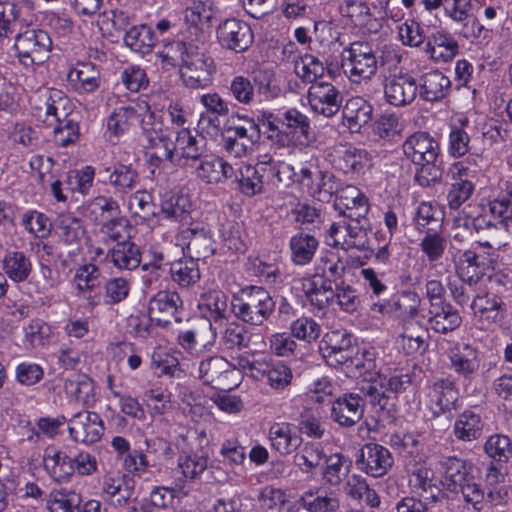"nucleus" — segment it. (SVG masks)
<instances>
[{
  "mask_svg": "<svg viewBox=\"0 0 512 512\" xmlns=\"http://www.w3.org/2000/svg\"><path fill=\"white\" fill-rule=\"evenodd\" d=\"M405 156L414 164L435 163L439 153V143L426 132H417L403 143Z\"/></svg>",
  "mask_w": 512,
  "mask_h": 512,
  "instance_id": "17",
  "label": "nucleus"
},
{
  "mask_svg": "<svg viewBox=\"0 0 512 512\" xmlns=\"http://www.w3.org/2000/svg\"><path fill=\"white\" fill-rule=\"evenodd\" d=\"M427 52L436 61L448 62L458 53V43L447 34H437L433 42L427 43Z\"/></svg>",
  "mask_w": 512,
  "mask_h": 512,
  "instance_id": "57",
  "label": "nucleus"
},
{
  "mask_svg": "<svg viewBox=\"0 0 512 512\" xmlns=\"http://www.w3.org/2000/svg\"><path fill=\"white\" fill-rule=\"evenodd\" d=\"M307 99L314 113L330 118L340 110L343 95L332 83L320 80L310 86Z\"/></svg>",
  "mask_w": 512,
  "mask_h": 512,
  "instance_id": "12",
  "label": "nucleus"
},
{
  "mask_svg": "<svg viewBox=\"0 0 512 512\" xmlns=\"http://www.w3.org/2000/svg\"><path fill=\"white\" fill-rule=\"evenodd\" d=\"M414 220L419 230L434 231L442 226V213L431 203L422 202L417 208Z\"/></svg>",
  "mask_w": 512,
  "mask_h": 512,
  "instance_id": "59",
  "label": "nucleus"
},
{
  "mask_svg": "<svg viewBox=\"0 0 512 512\" xmlns=\"http://www.w3.org/2000/svg\"><path fill=\"white\" fill-rule=\"evenodd\" d=\"M252 336L239 321L228 322L220 331L219 345L226 351H240L249 348Z\"/></svg>",
  "mask_w": 512,
  "mask_h": 512,
  "instance_id": "38",
  "label": "nucleus"
},
{
  "mask_svg": "<svg viewBox=\"0 0 512 512\" xmlns=\"http://www.w3.org/2000/svg\"><path fill=\"white\" fill-rule=\"evenodd\" d=\"M353 336L345 330H333L325 334L320 344V351L326 362L331 366L343 365L348 362L357 369L365 368L360 359L354 358Z\"/></svg>",
  "mask_w": 512,
  "mask_h": 512,
  "instance_id": "5",
  "label": "nucleus"
},
{
  "mask_svg": "<svg viewBox=\"0 0 512 512\" xmlns=\"http://www.w3.org/2000/svg\"><path fill=\"white\" fill-rule=\"evenodd\" d=\"M372 105L362 97L349 98L342 107L343 125L351 132L360 129L372 120Z\"/></svg>",
  "mask_w": 512,
  "mask_h": 512,
  "instance_id": "29",
  "label": "nucleus"
},
{
  "mask_svg": "<svg viewBox=\"0 0 512 512\" xmlns=\"http://www.w3.org/2000/svg\"><path fill=\"white\" fill-rule=\"evenodd\" d=\"M409 485L414 493L424 501L437 502L442 490L434 480V473L425 466L416 467L411 471Z\"/></svg>",
  "mask_w": 512,
  "mask_h": 512,
  "instance_id": "32",
  "label": "nucleus"
},
{
  "mask_svg": "<svg viewBox=\"0 0 512 512\" xmlns=\"http://www.w3.org/2000/svg\"><path fill=\"white\" fill-rule=\"evenodd\" d=\"M351 466L349 458L340 453L332 454L325 461L323 478L330 485L337 486L348 477Z\"/></svg>",
  "mask_w": 512,
  "mask_h": 512,
  "instance_id": "51",
  "label": "nucleus"
},
{
  "mask_svg": "<svg viewBox=\"0 0 512 512\" xmlns=\"http://www.w3.org/2000/svg\"><path fill=\"white\" fill-rule=\"evenodd\" d=\"M228 373H230L229 363L220 356L209 357L199 364L200 379L205 384L211 385L216 389L224 388V380L227 378Z\"/></svg>",
  "mask_w": 512,
  "mask_h": 512,
  "instance_id": "41",
  "label": "nucleus"
},
{
  "mask_svg": "<svg viewBox=\"0 0 512 512\" xmlns=\"http://www.w3.org/2000/svg\"><path fill=\"white\" fill-rule=\"evenodd\" d=\"M302 285L307 300L314 308L323 310L333 305L334 288L329 280H322L320 285L308 280Z\"/></svg>",
  "mask_w": 512,
  "mask_h": 512,
  "instance_id": "47",
  "label": "nucleus"
},
{
  "mask_svg": "<svg viewBox=\"0 0 512 512\" xmlns=\"http://www.w3.org/2000/svg\"><path fill=\"white\" fill-rule=\"evenodd\" d=\"M68 424L71 439L86 445L99 441L104 431L101 417L97 413L88 410L74 414L68 420Z\"/></svg>",
  "mask_w": 512,
  "mask_h": 512,
  "instance_id": "13",
  "label": "nucleus"
},
{
  "mask_svg": "<svg viewBox=\"0 0 512 512\" xmlns=\"http://www.w3.org/2000/svg\"><path fill=\"white\" fill-rule=\"evenodd\" d=\"M374 375L376 378L373 376L367 378L365 376L367 383L361 387V391L370 398L372 405L379 406L380 410L383 412L386 410L387 415L394 419V416L390 415L391 409L387 408L389 397L386 395L387 392L380 378V374L375 373Z\"/></svg>",
  "mask_w": 512,
  "mask_h": 512,
  "instance_id": "58",
  "label": "nucleus"
},
{
  "mask_svg": "<svg viewBox=\"0 0 512 512\" xmlns=\"http://www.w3.org/2000/svg\"><path fill=\"white\" fill-rule=\"evenodd\" d=\"M294 71L304 82L313 84L323 77L325 67L317 57L305 54L295 61Z\"/></svg>",
  "mask_w": 512,
  "mask_h": 512,
  "instance_id": "54",
  "label": "nucleus"
},
{
  "mask_svg": "<svg viewBox=\"0 0 512 512\" xmlns=\"http://www.w3.org/2000/svg\"><path fill=\"white\" fill-rule=\"evenodd\" d=\"M21 225L31 235L37 238H45L51 232V222L42 212L29 210L23 213Z\"/></svg>",
  "mask_w": 512,
  "mask_h": 512,
  "instance_id": "60",
  "label": "nucleus"
},
{
  "mask_svg": "<svg viewBox=\"0 0 512 512\" xmlns=\"http://www.w3.org/2000/svg\"><path fill=\"white\" fill-rule=\"evenodd\" d=\"M80 503V494L73 490L59 489L50 492L47 506L51 512H75Z\"/></svg>",
  "mask_w": 512,
  "mask_h": 512,
  "instance_id": "56",
  "label": "nucleus"
},
{
  "mask_svg": "<svg viewBox=\"0 0 512 512\" xmlns=\"http://www.w3.org/2000/svg\"><path fill=\"white\" fill-rule=\"evenodd\" d=\"M238 183L240 191L246 196L263 193L266 186L272 185L271 155H258L255 165L242 166Z\"/></svg>",
  "mask_w": 512,
  "mask_h": 512,
  "instance_id": "8",
  "label": "nucleus"
},
{
  "mask_svg": "<svg viewBox=\"0 0 512 512\" xmlns=\"http://www.w3.org/2000/svg\"><path fill=\"white\" fill-rule=\"evenodd\" d=\"M43 461L45 470L57 482L68 481L74 474L72 457L54 447L45 450Z\"/></svg>",
  "mask_w": 512,
  "mask_h": 512,
  "instance_id": "37",
  "label": "nucleus"
},
{
  "mask_svg": "<svg viewBox=\"0 0 512 512\" xmlns=\"http://www.w3.org/2000/svg\"><path fill=\"white\" fill-rule=\"evenodd\" d=\"M345 269V263L332 252L323 255L316 267V270L321 273L323 280H329L331 284L343 277Z\"/></svg>",
  "mask_w": 512,
  "mask_h": 512,
  "instance_id": "63",
  "label": "nucleus"
},
{
  "mask_svg": "<svg viewBox=\"0 0 512 512\" xmlns=\"http://www.w3.org/2000/svg\"><path fill=\"white\" fill-rule=\"evenodd\" d=\"M199 161L196 173L206 183H222L236 176L233 166L221 157L213 155L202 156Z\"/></svg>",
  "mask_w": 512,
  "mask_h": 512,
  "instance_id": "33",
  "label": "nucleus"
},
{
  "mask_svg": "<svg viewBox=\"0 0 512 512\" xmlns=\"http://www.w3.org/2000/svg\"><path fill=\"white\" fill-rule=\"evenodd\" d=\"M418 91L416 79L407 73L390 75L385 79L384 96L392 106L403 107L411 104Z\"/></svg>",
  "mask_w": 512,
  "mask_h": 512,
  "instance_id": "14",
  "label": "nucleus"
},
{
  "mask_svg": "<svg viewBox=\"0 0 512 512\" xmlns=\"http://www.w3.org/2000/svg\"><path fill=\"white\" fill-rule=\"evenodd\" d=\"M426 318L430 328L436 333L441 334H447L456 330L462 323L458 310L449 302L429 306Z\"/></svg>",
  "mask_w": 512,
  "mask_h": 512,
  "instance_id": "25",
  "label": "nucleus"
},
{
  "mask_svg": "<svg viewBox=\"0 0 512 512\" xmlns=\"http://www.w3.org/2000/svg\"><path fill=\"white\" fill-rule=\"evenodd\" d=\"M452 261L459 278L469 286L476 284L485 274V264L474 250H457L452 254Z\"/></svg>",
  "mask_w": 512,
  "mask_h": 512,
  "instance_id": "23",
  "label": "nucleus"
},
{
  "mask_svg": "<svg viewBox=\"0 0 512 512\" xmlns=\"http://www.w3.org/2000/svg\"><path fill=\"white\" fill-rule=\"evenodd\" d=\"M216 338L217 332L213 328L211 320H203L194 329L181 331L177 339L183 349L191 354H198L201 348L211 351Z\"/></svg>",
  "mask_w": 512,
  "mask_h": 512,
  "instance_id": "21",
  "label": "nucleus"
},
{
  "mask_svg": "<svg viewBox=\"0 0 512 512\" xmlns=\"http://www.w3.org/2000/svg\"><path fill=\"white\" fill-rule=\"evenodd\" d=\"M447 489L452 493L460 492L464 501L471 505L473 512L481 511L484 492L473 475V464L456 456L442 461Z\"/></svg>",
  "mask_w": 512,
  "mask_h": 512,
  "instance_id": "4",
  "label": "nucleus"
},
{
  "mask_svg": "<svg viewBox=\"0 0 512 512\" xmlns=\"http://www.w3.org/2000/svg\"><path fill=\"white\" fill-rule=\"evenodd\" d=\"M358 468L372 477L385 475L393 465L390 451L377 443H367L356 460Z\"/></svg>",
  "mask_w": 512,
  "mask_h": 512,
  "instance_id": "16",
  "label": "nucleus"
},
{
  "mask_svg": "<svg viewBox=\"0 0 512 512\" xmlns=\"http://www.w3.org/2000/svg\"><path fill=\"white\" fill-rule=\"evenodd\" d=\"M475 184L472 181H451L447 191V205L451 210H458L473 195Z\"/></svg>",
  "mask_w": 512,
  "mask_h": 512,
  "instance_id": "64",
  "label": "nucleus"
},
{
  "mask_svg": "<svg viewBox=\"0 0 512 512\" xmlns=\"http://www.w3.org/2000/svg\"><path fill=\"white\" fill-rule=\"evenodd\" d=\"M484 451L493 461L504 464L512 458V440L504 434H494L487 438Z\"/></svg>",
  "mask_w": 512,
  "mask_h": 512,
  "instance_id": "55",
  "label": "nucleus"
},
{
  "mask_svg": "<svg viewBox=\"0 0 512 512\" xmlns=\"http://www.w3.org/2000/svg\"><path fill=\"white\" fill-rule=\"evenodd\" d=\"M138 118L139 112L134 106L117 107L107 118V130L111 136L119 138L130 130Z\"/></svg>",
  "mask_w": 512,
  "mask_h": 512,
  "instance_id": "45",
  "label": "nucleus"
},
{
  "mask_svg": "<svg viewBox=\"0 0 512 512\" xmlns=\"http://www.w3.org/2000/svg\"><path fill=\"white\" fill-rule=\"evenodd\" d=\"M67 79L74 91L79 94L94 92L100 85L99 71L89 62H78L70 69Z\"/></svg>",
  "mask_w": 512,
  "mask_h": 512,
  "instance_id": "35",
  "label": "nucleus"
},
{
  "mask_svg": "<svg viewBox=\"0 0 512 512\" xmlns=\"http://www.w3.org/2000/svg\"><path fill=\"white\" fill-rule=\"evenodd\" d=\"M268 438L271 447L280 455H289L296 451L302 438L297 434L292 424L287 422H278L271 425L268 432Z\"/></svg>",
  "mask_w": 512,
  "mask_h": 512,
  "instance_id": "27",
  "label": "nucleus"
},
{
  "mask_svg": "<svg viewBox=\"0 0 512 512\" xmlns=\"http://www.w3.org/2000/svg\"><path fill=\"white\" fill-rule=\"evenodd\" d=\"M260 137L261 132H249L248 129L240 127V123H236L234 118H228L221 130L222 148L234 158H242L250 154Z\"/></svg>",
  "mask_w": 512,
  "mask_h": 512,
  "instance_id": "7",
  "label": "nucleus"
},
{
  "mask_svg": "<svg viewBox=\"0 0 512 512\" xmlns=\"http://www.w3.org/2000/svg\"><path fill=\"white\" fill-rule=\"evenodd\" d=\"M421 298L414 291H404L393 302L395 316L403 321L413 320L420 314Z\"/></svg>",
  "mask_w": 512,
  "mask_h": 512,
  "instance_id": "53",
  "label": "nucleus"
},
{
  "mask_svg": "<svg viewBox=\"0 0 512 512\" xmlns=\"http://www.w3.org/2000/svg\"><path fill=\"white\" fill-rule=\"evenodd\" d=\"M430 406L435 416L455 408L458 400V391L453 381L439 379L435 381L429 390Z\"/></svg>",
  "mask_w": 512,
  "mask_h": 512,
  "instance_id": "28",
  "label": "nucleus"
},
{
  "mask_svg": "<svg viewBox=\"0 0 512 512\" xmlns=\"http://www.w3.org/2000/svg\"><path fill=\"white\" fill-rule=\"evenodd\" d=\"M138 108L143 110L142 113H139L138 119H140L139 121L142 134L148 142L146 148H158V144L169 139L165 134L162 116L152 110L149 104L145 101L139 103Z\"/></svg>",
  "mask_w": 512,
  "mask_h": 512,
  "instance_id": "24",
  "label": "nucleus"
},
{
  "mask_svg": "<svg viewBox=\"0 0 512 512\" xmlns=\"http://www.w3.org/2000/svg\"><path fill=\"white\" fill-rule=\"evenodd\" d=\"M108 183L116 194L126 195L132 192L140 183L139 172L132 164L116 163L112 168H105Z\"/></svg>",
  "mask_w": 512,
  "mask_h": 512,
  "instance_id": "36",
  "label": "nucleus"
},
{
  "mask_svg": "<svg viewBox=\"0 0 512 512\" xmlns=\"http://www.w3.org/2000/svg\"><path fill=\"white\" fill-rule=\"evenodd\" d=\"M367 228V216H364V218L349 219L345 250L356 249L362 251L367 249Z\"/></svg>",
  "mask_w": 512,
  "mask_h": 512,
  "instance_id": "62",
  "label": "nucleus"
},
{
  "mask_svg": "<svg viewBox=\"0 0 512 512\" xmlns=\"http://www.w3.org/2000/svg\"><path fill=\"white\" fill-rule=\"evenodd\" d=\"M274 309L273 298L262 286L247 285L231 300V311L236 319L250 326H262Z\"/></svg>",
  "mask_w": 512,
  "mask_h": 512,
  "instance_id": "3",
  "label": "nucleus"
},
{
  "mask_svg": "<svg viewBox=\"0 0 512 512\" xmlns=\"http://www.w3.org/2000/svg\"><path fill=\"white\" fill-rule=\"evenodd\" d=\"M512 229V220L501 219L493 222L477 242L481 247L499 250L508 244V233Z\"/></svg>",
  "mask_w": 512,
  "mask_h": 512,
  "instance_id": "49",
  "label": "nucleus"
},
{
  "mask_svg": "<svg viewBox=\"0 0 512 512\" xmlns=\"http://www.w3.org/2000/svg\"><path fill=\"white\" fill-rule=\"evenodd\" d=\"M176 241L184 254L195 261L206 259L215 253V242L204 227H186L179 231Z\"/></svg>",
  "mask_w": 512,
  "mask_h": 512,
  "instance_id": "10",
  "label": "nucleus"
},
{
  "mask_svg": "<svg viewBox=\"0 0 512 512\" xmlns=\"http://www.w3.org/2000/svg\"><path fill=\"white\" fill-rule=\"evenodd\" d=\"M444 10L446 15L462 30L481 32L483 27H478L476 16L472 12L471 0H445Z\"/></svg>",
  "mask_w": 512,
  "mask_h": 512,
  "instance_id": "40",
  "label": "nucleus"
},
{
  "mask_svg": "<svg viewBox=\"0 0 512 512\" xmlns=\"http://www.w3.org/2000/svg\"><path fill=\"white\" fill-rule=\"evenodd\" d=\"M367 161V152L349 147L338 152L335 159L336 167L345 174L359 175L363 173Z\"/></svg>",
  "mask_w": 512,
  "mask_h": 512,
  "instance_id": "48",
  "label": "nucleus"
},
{
  "mask_svg": "<svg viewBox=\"0 0 512 512\" xmlns=\"http://www.w3.org/2000/svg\"><path fill=\"white\" fill-rule=\"evenodd\" d=\"M484 423L481 416L472 410L462 412L454 424V434L461 441L478 439L483 431Z\"/></svg>",
  "mask_w": 512,
  "mask_h": 512,
  "instance_id": "46",
  "label": "nucleus"
},
{
  "mask_svg": "<svg viewBox=\"0 0 512 512\" xmlns=\"http://www.w3.org/2000/svg\"><path fill=\"white\" fill-rule=\"evenodd\" d=\"M259 121L266 128L267 139L280 147L309 143L314 138L310 118L296 108L276 114L262 112Z\"/></svg>",
  "mask_w": 512,
  "mask_h": 512,
  "instance_id": "1",
  "label": "nucleus"
},
{
  "mask_svg": "<svg viewBox=\"0 0 512 512\" xmlns=\"http://www.w3.org/2000/svg\"><path fill=\"white\" fill-rule=\"evenodd\" d=\"M342 69L352 82L358 83L376 73L377 60L367 44L353 42L342 53Z\"/></svg>",
  "mask_w": 512,
  "mask_h": 512,
  "instance_id": "6",
  "label": "nucleus"
},
{
  "mask_svg": "<svg viewBox=\"0 0 512 512\" xmlns=\"http://www.w3.org/2000/svg\"><path fill=\"white\" fill-rule=\"evenodd\" d=\"M172 280L180 287H189L200 280L197 261L185 258L174 261L170 266Z\"/></svg>",
  "mask_w": 512,
  "mask_h": 512,
  "instance_id": "50",
  "label": "nucleus"
},
{
  "mask_svg": "<svg viewBox=\"0 0 512 512\" xmlns=\"http://www.w3.org/2000/svg\"><path fill=\"white\" fill-rule=\"evenodd\" d=\"M1 267L3 275L14 283H22L28 280L32 273V261L23 251H6L2 260Z\"/></svg>",
  "mask_w": 512,
  "mask_h": 512,
  "instance_id": "34",
  "label": "nucleus"
},
{
  "mask_svg": "<svg viewBox=\"0 0 512 512\" xmlns=\"http://www.w3.org/2000/svg\"><path fill=\"white\" fill-rule=\"evenodd\" d=\"M319 247V241L311 234L299 232L289 241L291 261L297 266H305L312 262Z\"/></svg>",
  "mask_w": 512,
  "mask_h": 512,
  "instance_id": "39",
  "label": "nucleus"
},
{
  "mask_svg": "<svg viewBox=\"0 0 512 512\" xmlns=\"http://www.w3.org/2000/svg\"><path fill=\"white\" fill-rule=\"evenodd\" d=\"M470 307L475 316L487 323L502 321L507 310L502 298L493 293H485L475 296Z\"/></svg>",
  "mask_w": 512,
  "mask_h": 512,
  "instance_id": "31",
  "label": "nucleus"
},
{
  "mask_svg": "<svg viewBox=\"0 0 512 512\" xmlns=\"http://www.w3.org/2000/svg\"><path fill=\"white\" fill-rule=\"evenodd\" d=\"M448 357L453 371L464 379L472 378L480 368L479 352L469 343H456L450 348Z\"/></svg>",
  "mask_w": 512,
  "mask_h": 512,
  "instance_id": "20",
  "label": "nucleus"
},
{
  "mask_svg": "<svg viewBox=\"0 0 512 512\" xmlns=\"http://www.w3.org/2000/svg\"><path fill=\"white\" fill-rule=\"evenodd\" d=\"M365 403L357 393H345L332 403L331 418L340 426L350 428L364 415Z\"/></svg>",
  "mask_w": 512,
  "mask_h": 512,
  "instance_id": "19",
  "label": "nucleus"
},
{
  "mask_svg": "<svg viewBox=\"0 0 512 512\" xmlns=\"http://www.w3.org/2000/svg\"><path fill=\"white\" fill-rule=\"evenodd\" d=\"M183 301L176 291L161 290L149 301L148 313L156 325L165 327L174 322H181L180 313Z\"/></svg>",
  "mask_w": 512,
  "mask_h": 512,
  "instance_id": "11",
  "label": "nucleus"
},
{
  "mask_svg": "<svg viewBox=\"0 0 512 512\" xmlns=\"http://www.w3.org/2000/svg\"><path fill=\"white\" fill-rule=\"evenodd\" d=\"M14 47L24 64H41L49 57L52 40L49 34H17Z\"/></svg>",
  "mask_w": 512,
  "mask_h": 512,
  "instance_id": "15",
  "label": "nucleus"
},
{
  "mask_svg": "<svg viewBox=\"0 0 512 512\" xmlns=\"http://www.w3.org/2000/svg\"><path fill=\"white\" fill-rule=\"evenodd\" d=\"M191 203L187 196L166 193L161 202V215L168 220L187 224L190 219Z\"/></svg>",
  "mask_w": 512,
  "mask_h": 512,
  "instance_id": "43",
  "label": "nucleus"
},
{
  "mask_svg": "<svg viewBox=\"0 0 512 512\" xmlns=\"http://www.w3.org/2000/svg\"><path fill=\"white\" fill-rule=\"evenodd\" d=\"M56 229L59 236L66 243L79 241L85 234V228L81 219L72 213H62L57 217Z\"/></svg>",
  "mask_w": 512,
  "mask_h": 512,
  "instance_id": "52",
  "label": "nucleus"
},
{
  "mask_svg": "<svg viewBox=\"0 0 512 512\" xmlns=\"http://www.w3.org/2000/svg\"><path fill=\"white\" fill-rule=\"evenodd\" d=\"M206 142L203 137L194 135L189 129L177 132L175 142H171V152L175 164L186 166L190 161H197L204 155Z\"/></svg>",
  "mask_w": 512,
  "mask_h": 512,
  "instance_id": "18",
  "label": "nucleus"
},
{
  "mask_svg": "<svg viewBox=\"0 0 512 512\" xmlns=\"http://www.w3.org/2000/svg\"><path fill=\"white\" fill-rule=\"evenodd\" d=\"M215 72L214 60L190 45V52L183 62L181 76L187 87L204 88L211 83Z\"/></svg>",
  "mask_w": 512,
  "mask_h": 512,
  "instance_id": "9",
  "label": "nucleus"
},
{
  "mask_svg": "<svg viewBox=\"0 0 512 512\" xmlns=\"http://www.w3.org/2000/svg\"><path fill=\"white\" fill-rule=\"evenodd\" d=\"M108 256L116 268L129 271L138 268L142 258L139 246L132 241L116 243L109 250Z\"/></svg>",
  "mask_w": 512,
  "mask_h": 512,
  "instance_id": "42",
  "label": "nucleus"
},
{
  "mask_svg": "<svg viewBox=\"0 0 512 512\" xmlns=\"http://www.w3.org/2000/svg\"><path fill=\"white\" fill-rule=\"evenodd\" d=\"M300 505L309 512H336L340 507L338 495L324 487H314L299 498Z\"/></svg>",
  "mask_w": 512,
  "mask_h": 512,
  "instance_id": "30",
  "label": "nucleus"
},
{
  "mask_svg": "<svg viewBox=\"0 0 512 512\" xmlns=\"http://www.w3.org/2000/svg\"><path fill=\"white\" fill-rule=\"evenodd\" d=\"M334 304L343 312L353 313L360 305V297L352 286L341 281L336 283L334 288Z\"/></svg>",
  "mask_w": 512,
  "mask_h": 512,
  "instance_id": "61",
  "label": "nucleus"
},
{
  "mask_svg": "<svg viewBox=\"0 0 512 512\" xmlns=\"http://www.w3.org/2000/svg\"><path fill=\"white\" fill-rule=\"evenodd\" d=\"M251 76L257 92L265 100L276 99L281 95L282 89L277 82L273 67L259 65L252 70Z\"/></svg>",
  "mask_w": 512,
  "mask_h": 512,
  "instance_id": "44",
  "label": "nucleus"
},
{
  "mask_svg": "<svg viewBox=\"0 0 512 512\" xmlns=\"http://www.w3.org/2000/svg\"><path fill=\"white\" fill-rule=\"evenodd\" d=\"M44 100L38 106V116L44 115L43 121L53 125L54 142L60 147H67L74 144L80 138L79 124L70 115V101L63 91L58 89H47L41 93Z\"/></svg>",
  "mask_w": 512,
  "mask_h": 512,
  "instance_id": "2",
  "label": "nucleus"
},
{
  "mask_svg": "<svg viewBox=\"0 0 512 512\" xmlns=\"http://www.w3.org/2000/svg\"><path fill=\"white\" fill-rule=\"evenodd\" d=\"M417 85L420 97L426 102L441 101L451 90L450 79L437 69L422 74Z\"/></svg>",
  "mask_w": 512,
  "mask_h": 512,
  "instance_id": "26",
  "label": "nucleus"
},
{
  "mask_svg": "<svg viewBox=\"0 0 512 512\" xmlns=\"http://www.w3.org/2000/svg\"><path fill=\"white\" fill-rule=\"evenodd\" d=\"M335 209L348 219L364 218L369 212L366 196L354 185L342 186L335 198Z\"/></svg>",
  "mask_w": 512,
  "mask_h": 512,
  "instance_id": "22",
  "label": "nucleus"
}]
</instances>
